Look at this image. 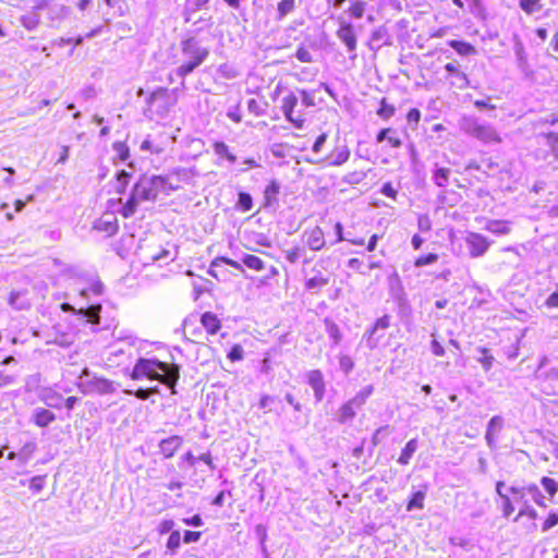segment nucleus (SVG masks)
<instances>
[{
	"label": "nucleus",
	"mask_w": 558,
	"mask_h": 558,
	"mask_svg": "<svg viewBox=\"0 0 558 558\" xmlns=\"http://www.w3.org/2000/svg\"><path fill=\"white\" fill-rule=\"evenodd\" d=\"M131 378L134 380L142 378L158 380L173 389L179 379V366L160 362L156 359L141 357L133 367ZM172 392L174 393V390Z\"/></svg>",
	"instance_id": "f03ea898"
},
{
	"label": "nucleus",
	"mask_w": 558,
	"mask_h": 558,
	"mask_svg": "<svg viewBox=\"0 0 558 558\" xmlns=\"http://www.w3.org/2000/svg\"><path fill=\"white\" fill-rule=\"evenodd\" d=\"M131 178H132V174L130 172H128L126 170H120L116 174V183H114L116 193H118V194L125 193Z\"/></svg>",
	"instance_id": "473e14b6"
},
{
	"label": "nucleus",
	"mask_w": 558,
	"mask_h": 558,
	"mask_svg": "<svg viewBox=\"0 0 558 558\" xmlns=\"http://www.w3.org/2000/svg\"><path fill=\"white\" fill-rule=\"evenodd\" d=\"M102 292H104L102 282H100L99 280H94L88 288L81 290V296L88 298L89 294L99 296L102 294Z\"/></svg>",
	"instance_id": "49530a36"
},
{
	"label": "nucleus",
	"mask_w": 558,
	"mask_h": 558,
	"mask_svg": "<svg viewBox=\"0 0 558 558\" xmlns=\"http://www.w3.org/2000/svg\"><path fill=\"white\" fill-rule=\"evenodd\" d=\"M238 206L243 210V211H248L252 209L253 207V199L251 197L250 194L247 193H244V192H241L239 194V199H238Z\"/></svg>",
	"instance_id": "3c124183"
},
{
	"label": "nucleus",
	"mask_w": 558,
	"mask_h": 558,
	"mask_svg": "<svg viewBox=\"0 0 558 558\" xmlns=\"http://www.w3.org/2000/svg\"><path fill=\"white\" fill-rule=\"evenodd\" d=\"M425 492L418 490L413 493L410 501L407 505V510L412 511L414 509L424 508Z\"/></svg>",
	"instance_id": "c03bdc74"
},
{
	"label": "nucleus",
	"mask_w": 558,
	"mask_h": 558,
	"mask_svg": "<svg viewBox=\"0 0 558 558\" xmlns=\"http://www.w3.org/2000/svg\"><path fill=\"white\" fill-rule=\"evenodd\" d=\"M502 427L504 418L500 415H495L489 420L485 434V439L489 448H495L496 435L502 429Z\"/></svg>",
	"instance_id": "2eb2a0df"
},
{
	"label": "nucleus",
	"mask_w": 558,
	"mask_h": 558,
	"mask_svg": "<svg viewBox=\"0 0 558 558\" xmlns=\"http://www.w3.org/2000/svg\"><path fill=\"white\" fill-rule=\"evenodd\" d=\"M307 383L314 391L317 402H320L325 396V380L324 375L319 369L310 371L306 375Z\"/></svg>",
	"instance_id": "f8f14e48"
},
{
	"label": "nucleus",
	"mask_w": 558,
	"mask_h": 558,
	"mask_svg": "<svg viewBox=\"0 0 558 558\" xmlns=\"http://www.w3.org/2000/svg\"><path fill=\"white\" fill-rule=\"evenodd\" d=\"M201 323L210 335L217 333L221 328L220 320L217 315L211 312H205L201 317Z\"/></svg>",
	"instance_id": "a878e982"
},
{
	"label": "nucleus",
	"mask_w": 558,
	"mask_h": 558,
	"mask_svg": "<svg viewBox=\"0 0 558 558\" xmlns=\"http://www.w3.org/2000/svg\"><path fill=\"white\" fill-rule=\"evenodd\" d=\"M95 229L109 235L114 234L118 231V220L112 214H106L95 222Z\"/></svg>",
	"instance_id": "f3484780"
},
{
	"label": "nucleus",
	"mask_w": 558,
	"mask_h": 558,
	"mask_svg": "<svg viewBox=\"0 0 558 558\" xmlns=\"http://www.w3.org/2000/svg\"><path fill=\"white\" fill-rule=\"evenodd\" d=\"M390 325L389 316L385 315L378 318L374 326L365 332L366 344L369 349H374L378 344V340L384 336V333H379V331H385Z\"/></svg>",
	"instance_id": "9b49d317"
},
{
	"label": "nucleus",
	"mask_w": 558,
	"mask_h": 558,
	"mask_svg": "<svg viewBox=\"0 0 558 558\" xmlns=\"http://www.w3.org/2000/svg\"><path fill=\"white\" fill-rule=\"evenodd\" d=\"M141 150L143 151H150L153 154H160L163 148L155 145L149 138H146L141 144Z\"/></svg>",
	"instance_id": "0e129e2a"
},
{
	"label": "nucleus",
	"mask_w": 558,
	"mask_h": 558,
	"mask_svg": "<svg viewBox=\"0 0 558 558\" xmlns=\"http://www.w3.org/2000/svg\"><path fill=\"white\" fill-rule=\"evenodd\" d=\"M299 99L296 95L290 92L287 96H284L281 100V110L283 112L284 118L291 122L296 129L302 130L304 128L305 120L299 116L294 117L293 111L298 106Z\"/></svg>",
	"instance_id": "1a4fd4ad"
},
{
	"label": "nucleus",
	"mask_w": 558,
	"mask_h": 558,
	"mask_svg": "<svg viewBox=\"0 0 558 558\" xmlns=\"http://www.w3.org/2000/svg\"><path fill=\"white\" fill-rule=\"evenodd\" d=\"M465 244L469 251V255L472 258L482 257L492 245V242L481 233L469 232L465 235Z\"/></svg>",
	"instance_id": "0eeeda50"
},
{
	"label": "nucleus",
	"mask_w": 558,
	"mask_h": 558,
	"mask_svg": "<svg viewBox=\"0 0 558 558\" xmlns=\"http://www.w3.org/2000/svg\"><path fill=\"white\" fill-rule=\"evenodd\" d=\"M541 484L545 490L553 497L558 492V484L555 480L544 476L541 480Z\"/></svg>",
	"instance_id": "5fc2aeb1"
},
{
	"label": "nucleus",
	"mask_w": 558,
	"mask_h": 558,
	"mask_svg": "<svg viewBox=\"0 0 558 558\" xmlns=\"http://www.w3.org/2000/svg\"><path fill=\"white\" fill-rule=\"evenodd\" d=\"M326 330L328 336L332 339L333 344L338 345L342 339V335L338 325L329 319H326Z\"/></svg>",
	"instance_id": "37998d69"
},
{
	"label": "nucleus",
	"mask_w": 558,
	"mask_h": 558,
	"mask_svg": "<svg viewBox=\"0 0 558 558\" xmlns=\"http://www.w3.org/2000/svg\"><path fill=\"white\" fill-rule=\"evenodd\" d=\"M279 191L280 184L276 180L270 181L264 191L266 205H271L272 203L277 202Z\"/></svg>",
	"instance_id": "e433bc0d"
},
{
	"label": "nucleus",
	"mask_w": 558,
	"mask_h": 558,
	"mask_svg": "<svg viewBox=\"0 0 558 558\" xmlns=\"http://www.w3.org/2000/svg\"><path fill=\"white\" fill-rule=\"evenodd\" d=\"M181 544V534L179 531L171 532L168 542H167V548L171 551H175Z\"/></svg>",
	"instance_id": "6e6d98bb"
},
{
	"label": "nucleus",
	"mask_w": 558,
	"mask_h": 558,
	"mask_svg": "<svg viewBox=\"0 0 558 558\" xmlns=\"http://www.w3.org/2000/svg\"><path fill=\"white\" fill-rule=\"evenodd\" d=\"M303 239L312 251H319L325 245V234L319 227L305 230Z\"/></svg>",
	"instance_id": "ddd939ff"
},
{
	"label": "nucleus",
	"mask_w": 558,
	"mask_h": 558,
	"mask_svg": "<svg viewBox=\"0 0 558 558\" xmlns=\"http://www.w3.org/2000/svg\"><path fill=\"white\" fill-rule=\"evenodd\" d=\"M451 170L449 168L437 167L433 172V181L437 186L445 187L449 183Z\"/></svg>",
	"instance_id": "72a5a7b5"
},
{
	"label": "nucleus",
	"mask_w": 558,
	"mask_h": 558,
	"mask_svg": "<svg viewBox=\"0 0 558 558\" xmlns=\"http://www.w3.org/2000/svg\"><path fill=\"white\" fill-rule=\"evenodd\" d=\"M123 392L125 395H134L140 400H147L151 395L158 393L159 388H158V386H156L154 388H148V389L141 388V389H137L136 391L125 389V390H123Z\"/></svg>",
	"instance_id": "de8ad7c7"
},
{
	"label": "nucleus",
	"mask_w": 558,
	"mask_h": 558,
	"mask_svg": "<svg viewBox=\"0 0 558 558\" xmlns=\"http://www.w3.org/2000/svg\"><path fill=\"white\" fill-rule=\"evenodd\" d=\"M247 109L256 117L263 116L265 113V109L263 108L262 104L253 98L248 100Z\"/></svg>",
	"instance_id": "e2e57ef3"
},
{
	"label": "nucleus",
	"mask_w": 558,
	"mask_h": 558,
	"mask_svg": "<svg viewBox=\"0 0 558 558\" xmlns=\"http://www.w3.org/2000/svg\"><path fill=\"white\" fill-rule=\"evenodd\" d=\"M337 37L345 45L348 51L352 53L350 58L354 59L356 57L357 40L353 25L351 23H342L337 31Z\"/></svg>",
	"instance_id": "9d476101"
},
{
	"label": "nucleus",
	"mask_w": 558,
	"mask_h": 558,
	"mask_svg": "<svg viewBox=\"0 0 558 558\" xmlns=\"http://www.w3.org/2000/svg\"><path fill=\"white\" fill-rule=\"evenodd\" d=\"M509 492L513 495L514 501H523L524 497L530 495L536 505L544 508L547 507L544 495L535 484L523 487L511 486Z\"/></svg>",
	"instance_id": "6e6552de"
},
{
	"label": "nucleus",
	"mask_w": 558,
	"mask_h": 558,
	"mask_svg": "<svg viewBox=\"0 0 558 558\" xmlns=\"http://www.w3.org/2000/svg\"><path fill=\"white\" fill-rule=\"evenodd\" d=\"M143 258L146 260V263L148 260H150L151 263H158L159 266H161L163 264L166 265L169 262L173 260L174 255L170 251L159 247L158 251H154L151 253L145 252L143 254Z\"/></svg>",
	"instance_id": "412c9836"
},
{
	"label": "nucleus",
	"mask_w": 558,
	"mask_h": 558,
	"mask_svg": "<svg viewBox=\"0 0 558 558\" xmlns=\"http://www.w3.org/2000/svg\"><path fill=\"white\" fill-rule=\"evenodd\" d=\"M242 266L245 265L247 268L260 271L265 268L264 262L255 255L244 254L242 257Z\"/></svg>",
	"instance_id": "4c0bfd02"
},
{
	"label": "nucleus",
	"mask_w": 558,
	"mask_h": 558,
	"mask_svg": "<svg viewBox=\"0 0 558 558\" xmlns=\"http://www.w3.org/2000/svg\"><path fill=\"white\" fill-rule=\"evenodd\" d=\"M329 283V277L317 270L316 274L305 281V289L312 292H318Z\"/></svg>",
	"instance_id": "b1692460"
},
{
	"label": "nucleus",
	"mask_w": 558,
	"mask_h": 558,
	"mask_svg": "<svg viewBox=\"0 0 558 558\" xmlns=\"http://www.w3.org/2000/svg\"><path fill=\"white\" fill-rule=\"evenodd\" d=\"M37 446L35 442L31 441L25 444L21 450L17 452V459L22 464H26L33 454L35 453Z\"/></svg>",
	"instance_id": "ea45409f"
},
{
	"label": "nucleus",
	"mask_w": 558,
	"mask_h": 558,
	"mask_svg": "<svg viewBox=\"0 0 558 558\" xmlns=\"http://www.w3.org/2000/svg\"><path fill=\"white\" fill-rule=\"evenodd\" d=\"M395 113V107L392 105L387 104L386 99L384 98L380 102V108L377 111V114L384 119H389Z\"/></svg>",
	"instance_id": "603ef678"
},
{
	"label": "nucleus",
	"mask_w": 558,
	"mask_h": 558,
	"mask_svg": "<svg viewBox=\"0 0 558 558\" xmlns=\"http://www.w3.org/2000/svg\"><path fill=\"white\" fill-rule=\"evenodd\" d=\"M44 7H46V3H44V2L39 3L29 13L21 16V19H20L21 24L27 31H34L37 28V26L40 23V15L38 13V10H41Z\"/></svg>",
	"instance_id": "a211bd4d"
},
{
	"label": "nucleus",
	"mask_w": 558,
	"mask_h": 558,
	"mask_svg": "<svg viewBox=\"0 0 558 558\" xmlns=\"http://www.w3.org/2000/svg\"><path fill=\"white\" fill-rule=\"evenodd\" d=\"M54 420H56V415L47 409L37 408L34 411V422L36 425H38L40 427L48 426Z\"/></svg>",
	"instance_id": "cd10ccee"
},
{
	"label": "nucleus",
	"mask_w": 558,
	"mask_h": 558,
	"mask_svg": "<svg viewBox=\"0 0 558 558\" xmlns=\"http://www.w3.org/2000/svg\"><path fill=\"white\" fill-rule=\"evenodd\" d=\"M181 52L184 60L177 69V75L180 77H185L191 74L209 56V49L203 47L194 37L181 41Z\"/></svg>",
	"instance_id": "7ed1b4c3"
},
{
	"label": "nucleus",
	"mask_w": 558,
	"mask_h": 558,
	"mask_svg": "<svg viewBox=\"0 0 558 558\" xmlns=\"http://www.w3.org/2000/svg\"><path fill=\"white\" fill-rule=\"evenodd\" d=\"M177 104V97L167 88H158L147 99V113L150 119L165 118Z\"/></svg>",
	"instance_id": "423d86ee"
},
{
	"label": "nucleus",
	"mask_w": 558,
	"mask_h": 558,
	"mask_svg": "<svg viewBox=\"0 0 558 558\" xmlns=\"http://www.w3.org/2000/svg\"><path fill=\"white\" fill-rule=\"evenodd\" d=\"M9 304L15 310H24L29 306L28 302L24 298V294L20 291H12L9 296Z\"/></svg>",
	"instance_id": "a19ab883"
},
{
	"label": "nucleus",
	"mask_w": 558,
	"mask_h": 558,
	"mask_svg": "<svg viewBox=\"0 0 558 558\" xmlns=\"http://www.w3.org/2000/svg\"><path fill=\"white\" fill-rule=\"evenodd\" d=\"M357 409L360 408L355 405V403H352V400L350 399L339 409L338 421L342 424L351 421L354 418Z\"/></svg>",
	"instance_id": "c85d7f7f"
},
{
	"label": "nucleus",
	"mask_w": 558,
	"mask_h": 558,
	"mask_svg": "<svg viewBox=\"0 0 558 558\" xmlns=\"http://www.w3.org/2000/svg\"><path fill=\"white\" fill-rule=\"evenodd\" d=\"M388 44H389V34L385 27L380 26L372 32L371 38H369V44H368L369 48L372 50H378L384 45H388Z\"/></svg>",
	"instance_id": "4be33fe9"
},
{
	"label": "nucleus",
	"mask_w": 558,
	"mask_h": 558,
	"mask_svg": "<svg viewBox=\"0 0 558 558\" xmlns=\"http://www.w3.org/2000/svg\"><path fill=\"white\" fill-rule=\"evenodd\" d=\"M223 264L229 265L241 272H244V268L241 263L233 260L231 258L225 257V256H218L211 260L208 274L211 277L218 279V274L216 271V268H220Z\"/></svg>",
	"instance_id": "6ab92c4d"
},
{
	"label": "nucleus",
	"mask_w": 558,
	"mask_h": 558,
	"mask_svg": "<svg viewBox=\"0 0 558 558\" xmlns=\"http://www.w3.org/2000/svg\"><path fill=\"white\" fill-rule=\"evenodd\" d=\"M40 399L48 407L51 408H60L61 401L63 400L62 396L52 389H43L40 392Z\"/></svg>",
	"instance_id": "7c9ffc66"
},
{
	"label": "nucleus",
	"mask_w": 558,
	"mask_h": 558,
	"mask_svg": "<svg viewBox=\"0 0 558 558\" xmlns=\"http://www.w3.org/2000/svg\"><path fill=\"white\" fill-rule=\"evenodd\" d=\"M101 305L99 303H90L88 307H81L78 310V314H81L83 317H86L88 322L90 323H98L99 318V312H100Z\"/></svg>",
	"instance_id": "c9c22d12"
},
{
	"label": "nucleus",
	"mask_w": 558,
	"mask_h": 558,
	"mask_svg": "<svg viewBox=\"0 0 558 558\" xmlns=\"http://www.w3.org/2000/svg\"><path fill=\"white\" fill-rule=\"evenodd\" d=\"M515 502L522 505V507L519 510V513L513 519V521L518 522L521 519L526 517L531 521L527 530H529V532H534L536 530V527H537V525L535 523V520L537 518L536 510L533 507L530 506L529 500L526 499V497H524L523 501H515Z\"/></svg>",
	"instance_id": "4468645a"
},
{
	"label": "nucleus",
	"mask_w": 558,
	"mask_h": 558,
	"mask_svg": "<svg viewBox=\"0 0 558 558\" xmlns=\"http://www.w3.org/2000/svg\"><path fill=\"white\" fill-rule=\"evenodd\" d=\"M458 125L464 134L484 144H498L501 142V137L496 129L492 124L481 121L475 116H462Z\"/></svg>",
	"instance_id": "20e7f679"
},
{
	"label": "nucleus",
	"mask_w": 558,
	"mask_h": 558,
	"mask_svg": "<svg viewBox=\"0 0 558 558\" xmlns=\"http://www.w3.org/2000/svg\"><path fill=\"white\" fill-rule=\"evenodd\" d=\"M374 386L367 385L363 387L351 400L360 409L365 404L366 400L373 395Z\"/></svg>",
	"instance_id": "58836bf2"
},
{
	"label": "nucleus",
	"mask_w": 558,
	"mask_h": 558,
	"mask_svg": "<svg viewBox=\"0 0 558 558\" xmlns=\"http://www.w3.org/2000/svg\"><path fill=\"white\" fill-rule=\"evenodd\" d=\"M45 478H46L45 475H36V476L32 477L29 481V488L34 493H39L40 490H43V488L45 486Z\"/></svg>",
	"instance_id": "680f3d73"
},
{
	"label": "nucleus",
	"mask_w": 558,
	"mask_h": 558,
	"mask_svg": "<svg viewBox=\"0 0 558 558\" xmlns=\"http://www.w3.org/2000/svg\"><path fill=\"white\" fill-rule=\"evenodd\" d=\"M113 149L117 153L120 160L124 161L129 158V147L123 142H117L113 144Z\"/></svg>",
	"instance_id": "bf43d9fd"
},
{
	"label": "nucleus",
	"mask_w": 558,
	"mask_h": 558,
	"mask_svg": "<svg viewBox=\"0 0 558 558\" xmlns=\"http://www.w3.org/2000/svg\"><path fill=\"white\" fill-rule=\"evenodd\" d=\"M228 359L232 362L241 361L243 359V349L240 344H235L228 353Z\"/></svg>",
	"instance_id": "774afa93"
},
{
	"label": "nucleus",
	"mask_w": 558,
	"mask_h": 558,
	"mask_svg": "<svg viewBox=\"0 0 558 558\" xmlns=\"http://www.w3.org/2000/svg\"><path fill=\"white\" fill-rule=\"evenodd\" d=\"M181 445L182 439L179 436H171L160 441L159 449L166 458H171Z\"/></svg>",
	"instance_id": "5701e85b"
},
{
	"label": "nucleus",
	"mask_w": 558,
	"mask_h": 558,
	"mask_svg": "<svg viewBox=\"0 0 558 558\" xmlns=\"http://www.w3.org/2000/svg\"><path fill=\"white\" fill-rule=\"evenodd\" d=\"M417 448L418 441L416 438L409 440L405 447L402 449L400 457L398 458V463L402 465H408Z\"/></svg>",
	"instance_id": "c756f323"
},
{
	"label": "nucleus",
	"mask_w": 558,
	"mask_h": 558,
	"mask_svg": "<svg viewBox=\"0 0 558 558\" xmlns=\"http://www.w3.org/2000/svg\"><path fill=\"white\" fill-rule=\"evenodd\" d=\"M445 70L453 76L451 81V85L456 86L459 89H464L469 86L468 75L460 71L454 63H447L445 65Z\"/></svg>",
	"instance_id": "dca6fc26"
},
{
	"label": "nucleus",
	"mask_w": 558,
	"mask_h": 558,
	"mask_svg": "<svg viewBox=\"0 0 558 558\" xmlns=\"http://www.w3.org/2000/svg\"><path fill=\"white\" fill-rule=\"evenodd\" d=\"M284 256L291 264H296L302 256V250L298 246L284 251Z\"/></svg>",
	"instance_id": "4d7b16f0"
},
{
	"label": "nucleus",
	"mask_w": 558,
	"mask_h": 558,
	"mask_svg": "<svg viewBox=\"0 0 558 558\" xmlns=\"http://www.w3.org/2000/svg\"><path fill=\"white\" fill-rule=\"evenodd\" d=\"M172 175H177L179 180L187 182L193 178L194 174L191 169L180 168L177 169L169 178L171 179Z\"/></svg>",
	"instance_id": "338daca9"
},
{
	"label": "nucleus",
	"mask_w": 558,
	"mask_h": 558,
	"mask_svg": "<svg viewBox=\"0 0 558 558\" xmlns=\"http://www.w3.org/2000/svg\"><path fill=\"white\" fill-rule=\"evenodd\" d=\"M448 45L461 56H471L476 53L475 48L466 41L452 39L448 41Z\"/></svg>",
	"instance_id": "f704fd0d"
},
{
	"label": "nucleus",
	"mask_w": 558,
	"mask_h": 558,
	"mask_svg": "<svg viewBox=\"0 0 558 558\" xmlns=\"http://www.w3.org/2000/svg\"><path fill=\"white\" fill-rule=\"evenodd\" d=\"M478 351L483 354V356L478 359V362L482 364L483 368L488 372L493 367L495 359L489 354V351L486 348H480Z\"/></svg>",
	"instance_id": "8fccbe9b"
},
{
	"label": "nucleus",
	"mask_w": 558,
	"mask_h": 558,
	"mask_svg": "<svg viewBox=\"0 0 558 558\" xmlns=\"http://www.w3.org/2000/svg\"><path fill=\"white\" fill-rule=\"evenodd\" d=\"M339 367L344 374H349L354 367V362L349 355H340Z\"/></svg>",
	"instance_id": "13d9d810"
},
{
	"label": "nucleus",
	"mask_w": 558,
	"mask_h": 558,
	"mask_svg": "<svg viewBox=\"0 0 558 558\" xmlns=\"http://www.w3.org/2000/svg\"><path fill=\"white\" fill-rule=\"evenodd\" d=\"M209 0H186L185 10L196 12L204 8Z\"/></svg>",
	"instance_id": "69168bd1"
},
{
	"label": "nucleus",
	"mask_w": 558,
	"mask_h": 558,
	"mask_svg": "<svg viewBox=\"0 0 558 558\" xmlns=\"http://www.w3.org/2000/svg\"><path fill=\"white\" fill-rule=\"evenodd\" d=\"M70 14V9L63 4L53 3L48 5V19L53 25L56 22L60 23Z\"/></svg>",
	"instance_id": "393cba45"
},
{
	"label": "nucleus",
	"mask_w": 558,
	"mask_h": 558,
	"mask_svg": "<svg viewBox=\"0 0 558 558\" xmlns=\"http://www.w3.org/2000/svg\"><path fill=\"white\" fill-rule=\"evenodd\" d=\"M213 147L216 155L227 158L230 162H234L236 160L235 155L230 153L229 147L226 143L216 142Z\"/></svg>",
	"instance_id": "a18cd8bd"
},
{
	"label": "nucleus",
	"mask_w": 558,
	"mask_h": 558,
	"mask_svg": "<svg viewBox=\"0 0 558 558\" xmlns=\"http://www.w3.org/2000/svg\"><path fill=\"white\" fill-rule=\"evenodd\" d=\"M350 157V149L347 145L336 146L335 149L327 157L329 166H341L348 161Z\"/></svg>",
	"instance_id": "aec40b11"
},
{
	"label": "nucleus",
	"mask_w": 558,
	"mask_h": 558,
	"mask_svg": "<svg viewBox=\"0 0 558 558\" xmlns=\"http://www.w3.org/2000/svg\"><path fill=\"white\" fill-rule=\"evenodd\" d=\"M485 230L497 235L508 234L511 230L510 222L505 220H489L485 226Z\"/></svg>",
	"instance_id": "2f4dec72"
},
{
	"label": "nucleus",
	"mask_w": 558,
	"mask_h": 558,
	"mask_svg": "<svg viewBox=\"0 0 558 558\" xmlns=\"http://www.w3.org/2000/svg\"><path fill=\"white\" fill-rule=\"evenodd\" d=\"M296 9V0H280L276 8V20L282 21Z\"/></svg>",
	"instance_id": "bb28decb"
},
{
	"label": "nucleus",
	"mask_w": 558,
	"mask_h": 558,
	"mask_svg": "<svg viewBox=\"0 0 558 558\" xmlns=\"http://www.w3.org/2000/svg\"><path fill=\"white\" fill-rule=\"evenodd\" d=\"M77 387L84 395L107 396L114 393L120 385L105 377L92 374V372L85 367L78 376Z\"/></svg>",
	"instance_id": "39448f33"
},
{
	"label": "nucleus",
	"mask_w": 558,
	"mask_h": 558,
	"mask_svg": "<svg viewBox=\"0 0 558 558\" xmlns=\"http://www.w3.org/2000/svg\"><path fill=\"white\" fill-rule=\"evenodd\" d=\"M501 500H502V506H501L502 515L505 518H509L514 511V506H513L514 499H513V497L510 498L509 496H502Z\"/></svg>",
	"instance_id": "864d4df0"
},
{
	"label": "nucleus",
	"mask_w": 558,
	"mask_h": 558,
	"mask_svg": "<svg viewBox=\"0 0 558 558\" xmlns=\"http://www.w3.org/2000/svg\"><path fill=\"white\" fill-rule=\"evenodd\" d=\"M366 9V2L363 0H356L351 3V5L348 9V12L351 16L355 19H361L364 15Z\"/></svg>",
	"instance_id": "09e8293b"
},
{
	"label": "nucleus",
	"mask_w": 558,
	"mask_h": 558,
	"mask_svg": "<svg viewBox=\"0 0 558 558\" xmlns=\"http://www.w3.org/2000/svg\"><path fill=\"white\" fill-rule=\"evenodd\" d=\"M520 8L529 15L542 10V0H519Z\"/></svg>",
	"instance_id": "79ce46f5"
},
{
	"label": "nucleus",
	"mask_w": 558,
	"mask_h": 558,
	"mask_svg": "<svg viewBox=\"0 0 558 558\" xmlns=\"http://www.w3.org/2000/svg\"><path fill=\"white\" fill-rule=\"evenodd\" d=\"M179 189L170 178L161 175H142L133 186L130 198L123 205L121 214L129 218L136 211L138 204L143 201H155L160 193L169 194Z\"/></svg>",
	"instance_id": "f257e3e1"
},
{
	"label": "nucleus",
	"mask_w": 558,
	"mask_h": 558,
	"mask_svg": "<svg viewBox=\"0 0 558 558\" xmlns=\"http://www.w3.org/2000/svg\"><path fill=\"white\" fill-rule=\"evenodd\" d=\"M438 260V255L435 254V253H429L425 256H420L418 258H416L414 265L416 267H423V266H426V265H430V264H434Z\"/></svg>",
	"instance_id": "052dcab7"
}]
</instances>
